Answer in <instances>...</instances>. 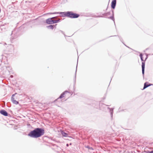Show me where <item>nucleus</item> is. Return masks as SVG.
<instances>
[{
  "label": "nucleus",
  "instance_id": "obj_27",
  "mask_svg": "<svg viewBox=\"0 0 153 153\" xmlns=\"http://www.w3.org/2000/svg\"><path fill=\"white\" fill-rule=\"evenodd\" d=\"M10 77H11V78H13V76L12 75H10Z\"/></svg>",
  "mask_w": 153,
  "mask_h": 153
},
{
  "label": "nucleus",
  "instance_id": "obj_15",
  "mask_svg": "<svg viewBox=\"0 0 153 153\" xmlns=\"http://www.w3.org/2000/svg\"><path fill=\"white\" fill-rule=\"evenodd\" d=\"M148 87H149L148 82H146L144 84V87L143 89H145Z\"/></svg>",
  "mask_w": 153,
  "mask_h": 153
},
{
  "label": "nucleus",
  "instance_id": "obj_22",
  "mask_svg": "<svg viewBox=\"0 0 153 153\" xmlns=\"http://www.w3.org/2000/svg\"><path fill=\"white\" fill-rule=\"evenodd\" d=\"M48 14H58V12H55L53 13H47Z\"/></svg>",
  "mask_w": 153,
  "mask_h": 153
},
{
  "label": "nucleus",
  "instance_id": "obj_23",
  "mask_svg": "<svg viewBox=\"0 0 153 153\" xmlns=\"http://www.w3.org/2000/svg\"><path fill=\"white\" fill-rule=\"evenodd\" d=\"M58 33H62V34H63L65 36V34L64 33V32L62 31V30H59L58 32H57Z\"/></svg>",
  "mask_w": 153,
  "mask_h": 153
},
{
  "label": "nucleus",
  "instance_id": "obj_14",
  "mask_svg": "<svg viewBox=\"0 0 153 153\" xmlns=\"http://www.w3.org/2000/svg\"><path fill=\"white\" fill-rule=\"evenodd\" d=\"M5 25H1L0 26V29L1 30L4 31L5 30V25Z\"/></svg>",
  "mask_w": 153,
  "mask_h": 153
},
{
  "label": "nucleus",
  "instance_id": "obj_19",
  "mask_svg": "<svg viewBox=\"0 0 153 153\" xmlns=\"http://www.w3.org/2000/svg\"><path fill=\"white\" fill-rule=\"evenodd\" d=\"M85 146L86 148H88L89 150H94V149L92 147H91L88 145Z\"/></svg>",
  "mask_w": 153,
  "mask_h": 153
},
{
  "label": "nucleus",
  "instance_id": "obj_17",
  "mask_svg": "<svg viewBox=\"0 0 153 153\" xmlns=\"http://www.w3.org/2000/svg\"><path fill=\"white\" fill-rule=\"evenodd\" d=\"M60 20L59 19L57 20H52V24H55L56 23H57L60 21Z\"/></svg>",
  "mask_w": 153,
  "mask_h": 153
},
{
  "label": "nucleus",
  "instance_id": "obj_1",
  "mask_svg": "<svg viewBox=\"0 0 153 153\" xmlns=\"http://www.w3.org/2000/svg\"><path fill=\"white\" fill-rule=\"evenodd\" d=\"M45 133V130L43 128H37L31 131L28 134L30 137L37 138L42 136Z\"/></svg>",
  "mask_w": 153,
  "mask_h": 153
},
{
  "label": "nucleus",
  "instance_id": "obj_29",
  "mask_svg": "<svg viewBox=\"0 0 153 153\" xmlns=\"http://www.w3.org/2000/svg\"><path fill=\"white\" fill-rule=\"evenodd\" d=\"M71 144H72L71 143H70V145H71Z\"/></svg>",
  "mask_w": 153,
  "mask_h": 153
},
{
  "label": "nucleus",
  "instance_id": "obj_21",
  "mask_svg": "<svg viewBox=\"0 0 153 153\" xmlns=\"http://www.w3.org/2000/svg\"><path fill=\"white\" fill-rule=\"evenodd\" d=\"M6 68L9 72L10 71V70H11L12 69L9 66H8Z\"/></svg>",
  "mask_w": 153,
  "mask_h": 153
},
{
  "label": "nucleus",
  "instance_id": "obj_11",
  "mask_svg": "<svg viewBox=\"0 0 153 153\" xmlns=\"http://www.w3.org/2000/svg\"><path fill=\"white\" fill-rule=\"evenodd\" d=\"M52 18H49L46 20V23L48 24H52Z\"/></svg>",
  "mask_w": 153,
  "mask_h": 153
},
{
  "label": "nucleus",
  "instance_id": "obj_12",
  "mask_svg": "<svg viewBox=\"0 0 153 153\" xmlns=\"http://www.w3.org/2000/svg\"><path fill=\"white\" fill-rule=\"evenodd\" d=\"M56 24L55 25H51L49 26H46V27L48 29H51L53 30L54 28L55 27L56 28Z\"/></svg>",
  "mask_w": 153,
  "mask_h": 153
},
{
  "label": "nucleus",
  "instance_id": "obj_13",
  "mask_svg": "<svg viewBox=\"0 0 153 153\" xmlns=\"http://www.w3.org/2000/svg\"><path fill=\"white\" fill-rule=\"evenodd\" d=\"M107 108L108 109H109L110 110V115L111 118H112L114 109L113 108H110L109 107H108Z\"/></svg>",
  "mask_w": 153,
  "mask_h": 153
},
{
  "label": "nucleus",
  "instance_id": "obj_10",
  "mask_svg": "<svg viewBox=\"0 0 153 153\" xmlns=\"http://www.w3.org/2000/svg\"><path fill=\"white\" fill-rule=\"evenodd\" d=\"M111 12L112 13V15L109 17H106V18H108V19H111L112 20H113L114 21V24H115V20H114V10H112Z\"/></svg>",
  "mask_w": 153,
  "mask_h": 153
},
{
  "label": "nucleus",
  "instance_id": "obj_16",
  "mask_svg": "<svg viewBox=\"0 0 153 153\" xmlns=\"http://www.w3.org/2000/svg\"><path fill=\"white\" fill-rule=\"evenodd\" d=\"M61 133L62 135L65 137H67L68 135V134L62 131H61Z\"/></svg>",
  "mask_w": 153,
  "mask_h": 153
},
{
  "label": "nucleus",
  "instance_id": "obj_9",
  "mask_svg": "<svg viewBox=\"0 0 153 153\" xmlns=\"http://www.w3.org/2000/svg\"><path fill=\"white\" fill-rule=\"evenodd\" d=\"M0 113L1 114L5 116H8V114L7 112L4 110H1L0 111Z\"/></svg>",
  "mask_w": 153,
  "mask_h": 153
},
{
  "label": "nucleus",
  "instance_id": "obj_25",
  "mask_svg": "<svg viewBox=\"0 0 153 153\" xmlns=\"http://www.w3.org/2000/svg\"><path fill=\"white\" fill-rule=\"evenodd\" d=\"M120 38V41H121L122 42H122V38Z\"/></svg>",
  "mask_w": 153,
  "mask_h": 153
},
{
  "label": "nucleus",
  "instance_id": "obj_4",
  "mask_svg": "<svg viewBox=\"0 0 153 153\" xmlns=\"http://www.w3.org/2000/svg\"><path fill=\"white\" fill-rule=\"evenodd\" d=\"M17 93H16L14 94H13L12 95L11 97V100L12 102L14 104L16 105H17L19 104V102L16 101L14 97L15 96V95Z\"/></svg>",
  "mask_w": 153,
  "mask_h": 153
},
{
  "label": "nucleus",
  "instance_id": "obj_26",
  "mask_svg": "<svg viewBox=\"0 0 153 153\" xmlns=\"http://www.w3.org/2000/svg\"><path fill=\"white\" fill-rule=\"evenodd\" d=\"M57 17L56 16V17H52L51 18H52V19H54V18H56Z\"/></svg>",
  "mask_w": 153,
  "mask_h": 153
},
{
  "label": "nucleus",
  "instance_id": "obj_7",
  "mask_svg": "<svg viewBox=\"0 0 153 153\" xmlns=\"http://www.w3.org/2000/svg\"><path fill=\"white\" fill-rule=\"evenodd\" d=\"M116 4V0H112L111 3V7L113 9H114Z\"/></svg>",
  "mask_w": 153,
  "mask_h": 153
},
{
  "label": "nucleus",
  "instance_id": "obj_6",
  "mask_svg": "<svg viewBox=\"0 0 153 153\" xmlns=\"http://www.w3.org/2000/svg\"><path fill=\"white\" fill-rule=\"evenodd\" d=\"M110 14L111 12H110L104 13H101L100 14V15L97 16V17H103V16H104L105 17H107L108 15H109Z\"/></svg>",
  "mask_w": 153,
  "mask_h": 153
},
{
  "label": "nucleus",
  "instance_id": "obj_8",
  "mask_svg": "<svg viewBox=\"0 0 153 153\" xmlns=\"http://www.w3.org/2000/svg\"><path fill=\"white\" fill-rule=\"evenodd\" d=\"M67 11L65 12H58V14L60 15V16L62 17H67Z\"/></svg>",
  "mask_w": 153,
  "mask_h": 153
},
{
  "label": "nucleus",
  "instance_id": "obj_24",
  "mask_svg": "<svg viewBox=\"0 0 153 153\" xmlns=\"http://www.w3.org/2000/svg\"><path fill=\"white\" fill-rule=\"evenodd\" d=\"M149 84V86H151V85H152V84H149H149Z\"/></svg>",
  "mask_w": 153,
  "mask_h": 153
},
{
  "label": "nucleus",
  "instance_id": "obj_28",
  "mask_svg": "<svg viewBox=\"0 0 153 153\" xmlns=\"http://www.w3.org/2000/svg\"><path fill=\"white\" fill-rule=\"evenodd\" d=\"M66 146H68H68H69V144H68V143L66 145Z\"/></svg>",
  "mask_w": 153,
  "mask_h": 153
},
{
  "label": "nucleus",
  "instance_id": "obj_20",
  "mask_svg": "<svg viewBox=\"0 0 153 153\" xmlns=\"http://www.w3.org/2000/svg\"><path fill=\"white\" fill-rule=\"evenodd\" d=\"M144 152L146 153H153V150L151 151L145 150Z\"/></svg>",
  "mask_w": 153,
  "mask_h": 153
},
{
  "label": "nucleus",
  "instance_id": "obj_3",
  "mask_svg": "<svg viewBox=\"0 0 153 153\" xmlns=\"http://www.w3.org/2000/svg\"><path fill=\"white\" fill-rule=\"evenodd\" d=\"M67 17L71 19H74L78 18L79 16V15L78 14L75 13L72 11H67Z\"/></svg>",
  "mask_w": 153,
  "mask_h": 153
},
{
  "label": "nucleus",
  "instance_id": "obj_5",
  "mask_svg": "<svg viewBox=\"0 0 153 153\" xmlns=\"http://www.w3.org/2000/svg\"><path fill=\"white\" fill-rule=\"evenodd\" d=\"M68 92L67 91H65L64 92H63L62 94H61L60 96L56 100H55V101H57L59 99H61L64 97L65 94L67 93H68Z\"/></svg>",
  "mask_w": 153,
  "mask_h": 153
},
{
  "label": "nucleus",
  "instance_id": "obj_2",
  "mask_svg": "<svg viewBox=\"0 0 153 153\" xmlns=\"http://www.w3.org/2000/svg\"><path fill=\"white\" fill-rule=\"evenodd\" d=\"M140 58L141 60L142 61V73L143 77L144 76V74L145 72V61L148 58V55H146V57L144 60L143 59V55L142 53H141L140 54Z\"/></svg>",
  "mask_w": 153,
  "mask_h": 153
},
{
  "label": "nucleus",
  "instance_id": "obj_18",
  "mask_svg": "<svg viewBox=\"0 0 153 153\" xmlns=\"http://www.w3.org/2000/svg\"><path fill=\"white\" fill-rule=\"evenodd\" d=\"M77 65H76V71H75V77H74V84H75V82H76V71H77Z\"/></svg>",
  "mask_w": 153,
  "mask_h": 153
}]
</instances>
